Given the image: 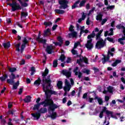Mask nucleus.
<instances>
[{
  "mask_svg": "<svg viewBox=\"0 0 125 125\" xmlns=\"http://www.w3.org/2000/svg\"><path fill=\"white\" fill-rule=\"evenodd\" d=\"M41 105H44L43 107H47L48 111H54L55 109H57L58 108V105L56 104H54L53 100L52 99H49L48 96H46V98L44 101L40 103Z\"/></svg>",
  "mask_w": 125,
  "mask_h": 125,
  "instance_id": "nucleus-1",
  "label": "nucleus"
},
{
  "mask_svg": "<svg viewBox=\"0 0 125 125\" xmlns=\"http://www.w3.org/2000/svg\"><path fill=\"white\" fill-rule=\"evenodd\" d=\"M95 32H99V29L96 27L95 31H93L92 33L88 35L87 39L88 40L87 41V43L85 44V47L87 49L90 50L93 48V43H92V39L95 38Z\"/></svg>",
  "mask_w": 125,
  "mask_h": 125,
  "instance_id": "nucleus-2",
  "label": "nucleus"
},
{
  "mask_svg": "<svg viewBox=\"0 0 125 125\" xmlns=\"http://www.w3.org/2000/svg\"><path fill=\"white\" fill-rule=\"evenodd\" d=\"M42 82L43 83L42 84V87L43 91L45 92H47V91H49V88L51 87V83L52 81L51 79H50V75H49L47 76L46 79H42Z\"/></svg>",
  "mask_w": 125,
  "mask_h": 125,
  "instance_id": "nucleus-3",
  "label": "nucleus"
},
{
  "mask_svg": "<svg viewBox=\"0 0 125 125\" xmlns=\"http://www.w3.org/2000/svg\"><path fill=\"white\" fill-rule=\"evenodd\" d=\"M12 3H8L7 5H9V6H11V11H16V10H20L22 9V7L20 6V4L17 3V1H14V0H12Z\"/></svg>",
  "mask_w": 125,
  "mask_h": 125,
  "instance_id": "nucleus-4",
  "label": "nucleus"
},
{
  "mask_svg": "<svg viewBox=\"0 0 125 125\" xmlns=\"http://www.w3.org/2000/svg\"><path fill=\"white\" fill-rule=\"evenodd\" d=\"M47 112V108H41L38 110V112L35 113H32V116L34 117L37 120H39L41 118V114H45Z\"/></svg>",
  "mask_w": 125,
  "mask_h": 125,
  "instance_id": "nucleus-5",
  "label": "nucleus"
},
{
  "mask_svg": "<svg viewBox=\"0 0 125 125\" xmlns=\"http://www.w3.org/2000/svg\"><path fill=\"white\" fill-rule=\"evenodd\" d=\"M59 4H60V9H66L69 8V0H59Z\"/></svg>",
  "mask_w": 125,
  "mask_h": 125,
  "instance_id": "nucleus-6",
  "label": "nucleus"
},
{
  "mask_svg": "<svg viewBox=\"0 0 125 125\" xmlns=\"http://www.w3.org/2000/svg\"><path fill=\"white\" fill-rule=\"evenodd\" d=\"M69 32H71V33H68L69 39H71L72 37L77 38L78 34L77 33V32L75 31V30L74 29V26L71 25L69 28Z\"/></svg>",
  "mask_w": 125,
  "mask_h": 125,
  "instance_id": "nucleus-7",
  "label": "nucleus"
},
{
  "mask_svg": "<svg viewBox=\"0 0 125 125\" xmlns=\"http://www.w3.org/2000/svg\"><path fill=\"white\" fill-rule=\"evenodd\" d=\"M22 40V43L21 46V53H23V51H24L26 46L27 45V43H29V41L27 40V37H23Z\"/></svg>",
  "mask_w": 125,
  "mask_h": 125,
  "instance_id": "nucleus-8",
  "label": "nucleus"
},
{
  "mask_svg": "<svg viewBox=\"0 0 125 125\" xmlns=\"http://www.w3.org/2000/svg\"><path fill=\"white\" fill-rule=\"evenodd\" d=\"M9 78L10 79L7 80V83H9V84H11V85H12V84H14V83H15L14 80L16 79V76H15V74L13 73H11V75H9Z\"/></svg>",
  "mask_w": 125,
  "mask_h": 125,
  "instance_id": "nucleus-9",
  "label": "nucleus"
},
{
  "mask_svg": "<svg viewBox=\"0 0 125 125\" xmlns=\"http://www.w3.org/2000/svg\"><path fill=\"white\" fill-rule=\"evenodd\" d=\"M41 37H42V35H41V31H39L38 37L36 38V42H38L39 43H43V44H46V40H42Z\"/></svg>",
  "mask_w": 125,
  "mask_h": 125,
  "instance_id": "nucleus-10",
  "label": "nucleus"
},
{
  "mask_svg": "<svg viewBox=\"0 0 125 125\" xmlns=\"http://www.w3.org/2000/svg\"><path fill=\"white\" fill-rule=\"evenodd\" d=\"M105 43L106 42H105L97 41L95 45V48H97V49H100L103 47H104Z\"/></svg>",
  "mask_w": 125,
  "mask_h": 125,
  "instance_id": "nucleus-11",
  "label": "nucleus"
},
{
  "mask_svg": "<svg viewBox=\"0 0 125 125\" xmlns=\"http://www.w3.org/2000/svg\"><path fill=\"white\" fill-rule=\"evenodd\" d=\"M54 94V95H56V92L55 91L50 90L45 92V96L48 97V99H51V95Z\"/></svg>",
  "mask_w": 125,
  "mask_h": 125,
  "instance_id": "nucleus-12",
  "label": "nucleus"
},
{
  "mask_svg": "<svg viewBox=\"0 0 125 125\" xmlns=\"http://www.w3.org/2000/svg\"><path fill=\"white\" fill-rule=\"evenodd\" d=\"M82 57V58H81L79 60H77L76 63L79 65H81V63H83V62H84L86 64H88V59L86 57L83 58V56Z\"/></svg>",
  "mask_w": 125,
  "mask_h": 125,
  "instance_id": "nucleus-13",
  "label": "nucleus"
},
{
  "mask_svg": "<svg viewBox=\"0 0 125 125\" xmlns=\"http://www.w3.org/2000/svg\"><path fill=\"white\" fill-rule=\"evenodd\" d=\"M65 86L63 87V90L64 91H70L71 85L70 84V82H69L67 79H65Z\"/></svg>",
  "mask_w": 125,
  "mask_h": 125,
  "instance_id": "nucleus-14",
  "label": "nucleus"
},
{
  "mask_svg": "<svg viewBox=\"0 0 125 125\" xmlns=\"http://www.w3.org/2000/svg\"><path fill=\"white\" fill-rule=\"evenodd\" d=\"M62 73L63 76H65L67 79L72 77V72L71 71H67L66 69H63L62 71Z\"/></svg>",
  "mask_w": 125,
  "mask_h": 125,
  "instance_id": "nucleus-15",
  "label": "nucleus"
},
{
  "mask_svg": "<svg viewBox=\"0 0 125 125\" xmlns=\"http://www.w3.org/2000/svg\"><path fill=\"white\" fill-rule=\"evenodd\" d=\"M46 51L48 53V54H51L52 52H54V51H53V46L52 45V44L47 46L46 48Z\"/></svg>",
  "mask_w": 125,
  "mask_h": 125,
  "instance_id": "nucleus-16",
  "label": "nucleus"
},
{
  "mask_svg": "<svg viewBox=\"0 0 125 125\" xmlns=\"http://www.w3.org/2000/svg\"><path fill=\"white\" fill-rule=\"evenodd\" d=\"M19 2H20V4L21 6H23V7H27L28 6V1H29V0H18Z\"/></svg>",
  "mask_w": 125,
  "mask_h": 125,
  "instance_id": "nucleus-17",
  "label": "nucleus"
},
{
  "mask_svg": "<svg viewBox=\"0 0 125 125\" xmlns=\"http://www.w3.org/2000/svg\"><path fill=\"white\" fill-rule=\"evenodd\" d=\"M101 112L103 113H105L106 115L107 116V117L109 118L111 111L107 110V107H106V106H103L102 111Z\"/></svg>",
  "mask_w": 125,
  "mask_h": 125,
  "instance_id": "nucleus-18",
  "label": "nucleus"
},
{
  "mask_svg": "<svg viewBox=\"0 0 125 125\" xmlns=\"http://www.w3.org/2000/svg\"><path fill=\"white\" fill-rule=\"evenodd\" d=\"M48 73H49V70H48L47 68H45L44 72L42 73V80L46 79L47 78L46 77V76L48 75Z\"/></svg>",
  "mask_w": 125,
  "mask_h": 125,
  "instance_id": "nucleus-19",
  "label": "nucleus"
},
{
  "mask_svg": "<svg viewBox=\"0 0 125 125\" xmlns=\"http://www.w3.org/2000/svg\"><path fill=\"white\" fill-rule=\"evenodd\" d=\"M103 18V14H102V13L100 12L96 16V21H102Z\"/></svg>",
  "mask_w": 125,
  "mask_h": 125,
  "instance_id": "nucleus-20",
  "label": "nucleus"
},
{
  "mask_svg": "<svg viewBox=\"0 0 125 125\" xmlns=\"http://www.w3.org/2000/svg\"><path fill=\"white\" fill-rule=\"evenodd\" d=\"M41 83H42V79H41L40 77L38 78V80H36L34 83V85L36 86H39L41 84Z\"/></svg>",
  "mask_w": 125,
  "mask_h": 125,
  "instance_id": "nucleus-21",
  "label": "nucleus"
},
{
  "mask_svg": "<svg viewBox=\"0 0 125 125\" xmlns=\"http://www.w3.org/2000/svg\"><path fill=\"white\" fill-rule=\"evenodd\" d=\"M32 97L31 96H27L25 99H23V101L25 103H29L31 102Z\"/></svg>",
  "mask_w": 125,
  "mask_h": 125,
  "instance_id": "nucleus-22",
  "label": "nucleus"
},
{
  "mask_svg": "<svg viewBox=\"0 0 125 125\" xmlns=\"http://www.w3.org/2000/svg\"><path fill=\"white\" fill-rule=\"evenodd\" d=\"M55 12L57 13V14H64L65 13V11L63 10H61V9H56L54 10Z\"/></svg>",
  "mask_w": 125,
  "mask_h": 125,
  "instance_id": "nucleus-23",
  "label": "nucleus"
},
{
  "mask_svg": "<svg viewBox=\"0 0 125 125\" xmlns=\"http://www.w3.org/2000/svg\"><path fill=\"white\" fill-rule=\"evenodd\" d=\"M49 35H51V32H50L49 28H47L44 31L43 37H47V36H49Z\"/></svg>",
  "mask_w": 125,
  "mask_h": 125,
  "instance_id": "nucleus-24",
  "label": "nucleus"
},
{
  "mask_svg": "<svg viewBox=\"0 0 125 125\" xmlns=\"http://www.w3.org/2000/svg\"><path fill=\"white\" fill-rule=\"evenodd\" d=\"M49 111L52 112V114L51 115V118L52 119H56V117H57V113L56 112H54V111H55V109H54L53 111L52 110H48Z\"/></svg>",
  "mask_w": 125,
  "mask_h": 125,
  "instance_id": "nucleus-25",
  "label": "nucleus"
},
{
  "mask_svg": "<svg viewBox=\"0 0 125 125\" xmlns=\"http://www.w3.org/2000/svg\"><path fill=\"white\" fill-rule=\"evenodd\" d=\"M120 63H122V60H116L115 62H114L111 65L112 67H116L118 64H120Z\"/></svg>",
  "mask_w": 125,
  "mask_h": 125,
  "instance_id": "nucleus-26",
  "label": "nucleus"
},
{
  "mask_svg": "<svg viewBox=\"0 0 125 125\" xmlns=\"http://www.w3.org/2000/svg\"><path fill=\"white\" fill-rule=\"evenodd\" d=\"M81 2V0H78L76 1L74 4L72 6L71 8L72 9H75L76 7H78V4Z\"/></svg>",
  "mask_w": 125,
  "mask_h": 125,
  "instance_id": "nucleus-27",
  "label": "nucleus"
},
{
  "mask_svg": "<svg viewBox=\"0 0 125 125\" xmlns=\"http://www.w3.org/2000/svg\"><path fill=\"white\" fill-rule=\"evenodd\" d=\"M2 45L4 47V48H9V47H10V42H4L2 43Z\"/></svg>",
  "mask_w": 125,
  "mask_h": 125,
  "instance_id": "nucleus-28",
  "label": "nucleus"
},
{
  "mask_svg": "<svg viewBox=\"0 0 125 125\" xmlns=\"http://www.w3.org/2000/svg\"><path fill=\"white\" fill-rule=\"evenodd\" d=\"M62 84L63 82H62V81H59L58 82L57 85L59 89H62V88H63V87L62 86Z\"/></svg>",
  "mask_w": 125,
  "mask_h": 125,
  "instance_id": "nucleus-29",
  "label": "nucleus"
},
{
  "mask_svg": "<svg viewBox=\"0 0 125 125\" xmlns=\"http://www.w3.org/2000/svg\"><path fill=\"white\" fill-rule=\"evenodd\" d=\"M125 36H123L121 38H119L118 40V42L120 43V44L125 45V42H123V41H125Z\"/></svg>",
  "mask_w": 125,
  "mask_h": 125,
  "instance_id": "nucleus-30",
  "label": "nucleus"
},
{
  "mask_svg": "<svg viewBox=\"0 0 125 125\" xmlns=\"http://www.w3.org/2000/svg\"><path fill=\"white\" fill-rule=\"evenodd\" d=\"M110 55H111V56H114V53L111 52V51H110V50H108L107 52V55L106 57V59L108 61H109V60L110 59Z\"/></svg>",
  "mask_w": 125,
  "mask_h": 125,
  "instance_id": "nucleus-31",
  "label": "nucleus"
},
{
  "mask_svg": "<svg viewBox=\"0 0 125 125\" xmlns=\"http://www.w3.org/2000/svg\"><path fill=\"white\" fill-rule=\"evenodd\" d=\"M15 47H16V49L17 51L18 52H20V45H21V42H19L18 44H14Z\"/></svg>",
  "mask_w": 125,
  "mask_h": 125,
  "instance_id": "nucleus-32",
  "label": "nucleus"
},
{
  "mask_svg": "<svg viewBox=\"0 0 125 125\" xmlns=\"http://www.w3.org/2000/svg\"><path fill=\"white\" fill-rule=\"evenodd\" d=\"M65 59H66V57L64 54H62L60 56L59 60H61V62H64L65 61Z\"/></svg>",
  "mask_w": 125,
  "mask_h": 125,
  "instance_id": "nucleus-33",
  "label": "nucleus"
},
{
  "mask_svg": "<svg viewBox=\"0 0 125 125\" xmlns=\"http://www.w3.org/2000/svg\"><path fill=\"white\" fill-rule=\"evenodd\" d=\"M8 78V76L7 75V74H5V75H3L2 76L0 77V81H1V82H4V81H5V80H6V79H7Z\"/></svg>",
  "mask_w": 125,
  "mask_h": 125,
  "instance_id": "nucleus-34",
  "label": "nucleus"
},
{
  "mask_svg": "<svg viewBox=\"0 0 125 125\" xmlns=\"http://www.w3.org/2000/svg\"><path fill=\"white\" fill-rule=\"evenodd\" d=\"M8 70L10 73H14V72L17 71V69L16 67H9Z\"/></svg>",
  "mask_w": 125,
  "mask_h": 125,
  "instance_id": "nucleus-35",
  "label": "nucleus"
},
{
  "mask_svg": "<svg viewBox=\"0 0 125 125\" xmlns=\"http://www.w3.org/2000/svg\"><path fill=\"white\" fill-rule=\"evenodd\" d=\"M44 25L45 27H49L50 26H52V22L51 21H44Z\"/></svg>",
  "mask_w": 125,
  "mask_h": 125,
  "instance_id": "nucleus-36",
  "label": "nucleus"
},
{
  "mask_svg": "<svg viewBox=\"0 0 125 125\" xmlns=\"http://www.w3.org/2000/svg\"><path fill=\"white\" fill-rule=\"evenodd\" d=\"M58 66V61L57 60H55L53 62V68H56Z\"/></svg>",
  "mask_w": 125,
  "mask_h": 125,
  "instance_id": "nucleus-37",
  "label": "nucleus"
},
{
  "mask_svg": "<svg viewBox=\"0 0 125 125\" xmlns=\"http://www.w3.org/2000/svg\"><path fill=\"white\" fill-rule=\"evenodd\" d=\"M28 16V13L21 12V18H23V17H27Z\"/></svg>",
  "mask_w": 125,
  "mask_h": 125,
  "instance_id": "nucleus-38",
  "label": "nucleus"
},
{
  "mask_svg": "<svg viewBox=\"0 0 125 125\" xmlns=\"http://www.w3.org/2000/svg\"><path fill=\"white\" fill-rule=\"evenodd\" d=\"M30 71L31 72V75L33 76L35 75V73L36 72V68H35V67H31Z\"/></svg>",
  "mask_w": 125,
  "mask_h": 125,
  "instance_id": "nucleus-39",
  "label": "nucleus"
},
{
  "mask_svg": "<svg viewBox=\"0 0 125 125\" xmlns=\"http://www.w3.org/2000/svg\"><path fill=\"white\" fill-rule=\"evenodd\" d=\"M57 40L59 42H60L62 44H63L64 42V41H63V39L61 36H58L57 38Z\"/></svg>",
  "mask_w": 125,
  "mask_h": 125,
  "instance_id": "nucleus-40",
  "label": "nucleus"
},
{
  "mask_svg": "<svg viewBox=\"0 0 125 125\" xmlns=\"http://www.w3.org/2000/svg\"><path fill=\"white\" fill-rule=\"evenodd\" d=\"M85 2H86V0H83L80 2V3L79 4L80 7H83V6H84V4H85Z\"/></svg>",
  "mask_w": 125,
  "mask_h": 125,
  "instance_id": "nucleus-41",
  "label": "nucleus"
},
{
  "mask_svg": "<svg viewBox=\"0 0 125 125\" xmlns=\"http://www.w3.org/2000/svg\"><path fill=\"white\" fill-rule=\"evenodd\" d=\"M104 56V58L102 59V63L103 64H105L107 61H108V60L106 59V56L104 55H103Z\"/></svg>",
  "mask_w": 125,
  "mask_h": 125,
  "instance_id": "nucleus-42",
  "label": "nucleus"
},
{
  "mask_svg": "<svg viewBox=\"0 0 125 125\" xmlns=\"http://www.w3.org/2000/svg\"><path fill=\"white\" fill-rule=\"evenodd\" d=\"M116 28H117L118 29H119L120 30V29H123V30H125V27L124 25H122V24H118L116 26Z\"/></svg>",
  "mask_w": 125,
  "mask_h": 125,
  "instance_id": "nucleus-43",
  "label": "nucleus"
},
{
  "mask_svg": "<svg viewBox=\"0 0 125 125\" xmlns=\"http://www.w3.org/2000/svg\"><path fill=\"white\" fill-rule=\"evenodd\" d=\"M107 91L109 92V93H113V87L111 86L107 87Z\"/></svg>",
  "mask_w": 125,
  "mask_h": 125,
  "instance_id": "nucleus-44",
  "label": "nucleus"
},
{
  "mask_svg": "<svg viewBox=\"0 0 125 125\" xmlns=\"http://www.w3.org/2000/svg\"><path fill=\"white\" fill-rule=\"evenodd\" d=\"M39 109H40V107L37 104H35L33 108V111H36V110H37L39 111Z\"/></svg>",
  "mask_w": 125,
  "mask_h": 125,
  "instance_id": "nucleus-45",
  "label": "nucleus"
},
{
  "mask_svg": "<svg viewBox=\"0 0 125 125\" xmlns=\"http://www.w3.org/2000/svg\"><path fill=\"white\" fill-rule=\"evenodd\" d=\"M106 40L108 41V42H112V43H115V41L114 40V39L111 38L110 37H107L106 38Z\"/></svg>",
  "mask_w": 125,
  "mask_h": 125,
  "instance_id": "nucleus-46",
  "label": "nucleus"
},
{
  "mask_svg": "<svg viewBox=\"0 0 125 125\" xmlns=\"http://www.w3.org/2000/svg\"><path fill=\"white\" fill-rule=\"evenodd\" d=\"M109 116H111V117L113 118V119H115V120H118V117H117V116H115L113 115V111L111 112V113L109 114Z\"/></svg>",
  "mask_w": 125,
  "mask_h": 125,
  "instance_id": "nucleus-47",
  "label": "nucleus"
},
{
  "mask_svg": "<svg viewBox=\"0 0 125 125\" xmlns=\"http://www.w3.org/2000/svg\"><path fill=\"white\" fill-rule=\"evenodd\" d=\"M114 8H115V5H110L106 7V9H107V10L109 9H110V10H112V9H114Z\"/></svg>",
  "mask_w": 125,
  "mask_h": 125,
  "instance_id": "nucleus-48",
  "label": "nucleus"
},
{
  "mask_svg": "<svg viewBox=\"0 0 125 125\" xmlns=\"http://www.w3.org/2000/svg\"><path fill=\"white\" fill-rule=\"evenodd\" d=\"M89 19H90L89 17H88V18L86 20V24L88 26H89V25H90V20Z\"/></svg>",
  "mask_w": 125,
  "mask_h": 125,
  "instance_id": "nucleus-49",
  "label": "nucleus"
},
{
  "mask_svg": "<svg viewBox=\"0 0 125 125\" xmlns=\"http://www.w3.org/2000/svg\"><path fill=\"white\" fill-rule=\"evenodd\" d=\"M98 102L99 105H102V104H103V100L101 98H100V99H98Z\"/></svg>",
  "mask_w": 125,
  "mask_h": 125,
  "instance_id": "nucleus-50",
  "label": "nucleus"
},
{
  "mask_svg": "<svg viewBox=\"0 0 125 125\" xmlns=\"http://www.w3.org/2000/svg\"><path fill=\"white\" fill-rule=\"evenodd\" d=\"M85 17H86V13H84V12H83L82 15V19L83 20H84L85 19Z\"/></svg>",
  "mask_w": 125,
  "mask_h": 125,
  "instance_id": "nucleus-51",
  "label": "nucleus"
},
{
  "mask_svg": "<svg viewBox=\"0 0 125 125\" xmlns=\"http://www.w3.org/2000/svg\"><path fill=\"white\" fill-rule=\"evenodd\" d=\"M71 52L73 55H76L78 54V52L77 51V50H75L74 49H72L71 50Z\"/></svg>",
  "mask_w": 125,
  "mask_h": 125,
  "instance_id": "nucleus-52",
  "label": "nucleus"
},
{
  "mask_svg": "<svg viewBox=\"0 0 125 125\" xmlns=\"http://www.w3.org/2000/svg\"><path fill=\"white\" fill-rule=\"evenodd\" d=\"M108 21V19H104L101 22V25H103L104 24L106 23Z\"/></svg>",
  "mask_w": 125,
  "mask_h": 125,
  "instance_id": "nucleus-53",
  "label": "nucleus"
},
{
  "mask_svg": "<svg viewBox=\"0 0 125 125\" xmlns=\"http://www.w3.org/2000/svg\"><path fill=\"white\" fill-rule=\"evenodd\" d=\"M96 41H98V39L101 38V35L99 33H97L96 35Z\"/></svg>",
  "mask_w": 125,
  "mask_h": 125,
  "instance_id": "nucleus-54",
  "label": "nucleus"
},
{
  "mask_svg": "<svg viewBox=\"0 0 125 125\" xmlns=\"http://www.w3.org/2000/svg\"><path fill=\"white\" fill-rule=\"evenodd\" d=\"M83 99H87V93H85L83 94Z\"/></svg>",
  "mask_w": 125,
  "mask_h": 125,
  "instance_id": "nucleus-55",
  "label": "nucleus"
},
{
  "mask_svg": "<svg viewBox=\"0 0 125 125\" xmlns=\"http://www.w3.org/2000/svg\"><path fill=\"white\" fill-rule=\"evenodd\" d=\"M53 43H54L55 45H59L60 46H62V44L60 42H54Z\"/></svg>",
  "mask_w": 125,
  "mask_h": 125,
  "instance_id": "nucleus-56",
  "label": "nucleus"
},
{
  "mask_svg": "<svg viewBox=\"0 0 125 125\" xmlns=\"http://www.w3.org/2000/svg\"><path fill=\"white\" fill-rule=\"evenodd\" d=\"M70 61H72V58L68 57V58H67V59L66 61V63H67V64H69V63H70Z\"/></svg>",
  "mask_w": 125,
  "mask_h": 125,
  "instance_id": "nucleus-57",
  "label": "nucleus"
},
{
  "mask_svg": "<svg viewBox=\"0 0 125 125\" xmlns=\"http://www.w3.org/2000/svg\"><path fill=\"white\" fill-rule=\"evenodd\" d=\"M103 116H104V113L101 111L99 114V118H100V119H102V118H103Z\"/></svg>",
  "mask_w": 125,
  "mask_h": 125,
  "instance_id": "nucleus-58",
  "label": "nucleus"
},
{
  "mask_svg": "<svg viewBox=\"0 0 125 125\" xmlns=\"http://www.w3.org/2000/svg\"><path fill=\"white\" fill-rule=\"evenodd\" d=\"M110 99V97H109V96H105L104 97V100L106 102H108V101H109Z\"/></svg>",
  "mask_w": 125,
  "mask_h": 125,
  "instance_id": "nucleus-59",
  "label": "nucleus"
},
{
  "mask_svg": "<svg viewBox=\"0 0 125 125\" xmlns=\"http://www.w3.org/2000/svg\"><path fill=\"white\" fill-rule=\"evenodd\" d=\"M80 42H77L75 43L74 48H77V47H78V46L79 45V44H80Z\"/></svg>",
  "mask_w": 125,
  "mask_h": 125,
  "instance_id": "nucleus-60",
  "label": "nucleus"
},
{
  "mask_svg": "<svg viewBox=\"0 0 125 125\" xmlns=\"http://www.w3.org/2000/svg\"><path fill=\"white\" fill-rule=\"evenodd\" d=\"M22 92H23V88H20L19 91V94L20 95H21V94H22Z\"/></svg>",
  "mask_w": 125,
  "mask_h": 125,
  "instance_id": "nucleus-61",
  "label": "nucleus"
},
{
  "mask_svg": "<svg viewBox=\"0 0 125 125\" xmlns=\"http://www.w3.org/2000/svg\"><path fill=\"white\" fill-rule=\"evenodd\" d=\"M12 107V103H9L8 104V109H11Z\"/></svg>",
  "mask_w": 125,
  "mask_h": 125,
  "instance_id": "nucleus-62",
  "label": "nucleus"
},
{
  "mask_svg": "<svg viewBox=\"0 0 125 125\" xmlns=\"http://www.w3.org/2000/svg\"><path fill=\"white\" fill-rule=\"evenodd\" d=\"M57 27H58V25L57 24L53 25L52 27L53 31H55V30L57 28Z\"/></svg>",
  "mask_w": 125,
  "mask_h": 125,
  "instance_id": "nucleus-63",
  "label": "nucleus"
},
{
  "mask_svg": "<svg viewBox=\"0 0 125 125\" xmlns=\"http://www.w3.org/2000/svg\"><path fill=\"white\" fill-rule=\"evenodd\" d=\"M118 100V101L120 103H124L125 102V97H124V98H123V100H124V101H123V100H120V99H118V100Z\"/></svg>",
  "mask_w": 125,
  "mask_h": 125,
  "instance_id": "nucleus-64",
  "label": "nucleus"
}]
</instances>
